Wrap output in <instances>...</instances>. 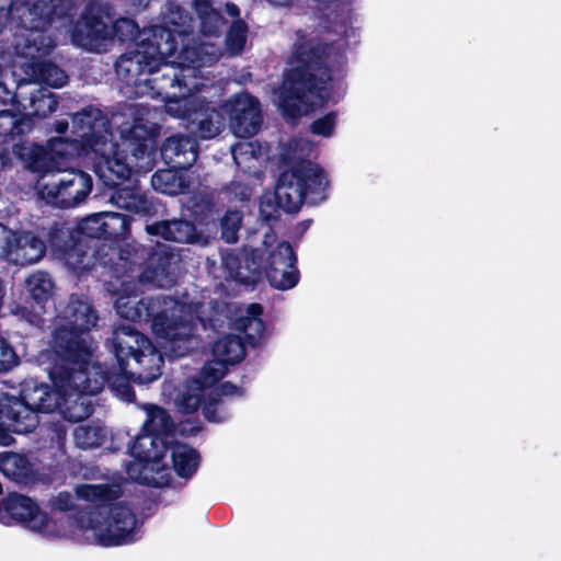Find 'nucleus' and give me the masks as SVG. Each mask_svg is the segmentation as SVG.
<instances>
[{"instance_id":"nucleus-52","label":"nucleus","mask_w":561,"mask_h":561,"mask_svg":"<svg viewBox=\"0 0 561 561\" xmlns=\"http://www.w3.org/2000/svg\"><path fill=\"white\" fill-rule=\"evenodd\" d=\"M157 27H161V28H164L165 31H168L171 35H172V39L174 42H176V36H175V33L167 27V26H162V25H153L151 26L150 28L148 30H144V36L141 37V39L137 43V48L135 50H145V48H147V45H142V43H148V44H159L161 45V47H167L170 43V41H168V36L163 34V36H160L158 35V32H154Z\"/></svg>"},{"instance_id":"nucleus-7","label":"nucleus","mask_w":561,"mask_h":561,"mask_svg":"<svg viewBox=\"0 0 561 561\" xmlns=\"http://www.w3.org/2000/svg\"><path fill=\"white\" fill-rule=\"evenodd\" d=\"M102 214L95 213L82 218L76 229L54 221L47 236L51 253L68 268H85L91 262L89 248L104 241Z\"/></svg>"},{"instance_id":"nucleus-10","label":"nucleus","mask_w":561,"mask_h":561,"mask_svg":"<svg viewBox=\"0 0 561 561\" xmlns=\"http://www.w3.org/2000/svg\"><path fill=\"white\" fill-rule=\"evenodd\" d=\"M92 186L91 175L80 170H71L50 182L38 181L37 194L46 204L59 208H71L87 198Z\"/></svg>"},{"instance_id":"nucleus-63","label":"nucleus","mask_w":561,"mask_h":561,"mask_svg":"<svg viewBox=\"0 0 561 561\" xmlns=\"http://www.w3.org/2000/svg\"><path fill=\"white\" fill-rule=\"evenodd\" d=\"M311 222V220H306L302 222L304 225V229H307L309 227V224Z\"/></svg>"},{"instance_id":"nucleus-19","label":"nucleus","mask_w":561,"mask_h":561,"mask_svg":"<svg viewBox=\"0 0 561 561\" xmlns=\"http://www.w3.org/2000/svg\"><path fill=\"white\" fill-rule=\"evenodd\" d=\"M39 423L18 396L0 393V442L4 445L12 439L10 433L27 434Z\"/></svg>"},{"instance_id":"nucleus-38","label":"nucleus","mask_w":561,"mask_h":561,"mask_svg":"<svg viewBox=\"0 0 561 561\" xmlns=\"http://www.w3.org/2000/svg\"><path fill=\"white\" fill-rule=\"evenodd\" d=\"M101 214L105 241L118 243L130 234L131 217L129 215L114 211H103Z\"/></svg>"},{"instance_id":"nucleus-22","label":"nucleus","mask_w":561,"mask_h":561,"mask_svg":"<svg viewBox=\"0 0 561 561\" xmlns=\"http://www.w3.org/2000/svg\"><path fill=\"white\" fill-rule=\"evenodd\" d=\"M82 20L83 22L73 30V41L92 48L111 39L112 15L103 7H89Z\"/></svg>"},{"instance_id":"nucleus-49","label":"nucleus","mask_w":561,"mask_h":561,"mask_svg":"<svg viewBox=\"0 0 561 561\" xmlns=\"http://www.w3.org/2000/svg\"><path fill=\"white\" fill-rule=\"evenodd\" d=\"M38 79L51 88H61L68 82L67 73L51 61L36 64Z\"/></svg>"},{"instance_id":"nucleus-60","label":"nucleus","mask_w":561,"mask_h":561,"mask_svg":"<svg viewBox=\"0 0 561 561\" xmlns=\"http://www.w3.org/2000/svg\"><path fill=\"white\" fill-rule=\"evenodd\" d=\"M226 11H227V13H228L231 18L237 19V20H240V19H239L240 10H239V8H238V5H237V4H234V3H232V2H228V3L226 4Z\"/></svg>"},{"instance_id":"nucleus-29","label":"nucleus","mask_w":561,"mask_h":561,"mask_svg":"<svg viewBox=\"0 0 561 561\" xmlns=\"http://www.w3.org/2000/svg\"><path fill=\"white\" fill-rule=\"evenodd\" d=\"M174 256L175 253L172 247L157 242L146 250L141 277L149 282H161L167 278Z\"/></svg>"},{"instance_id":"nucleus-5","label":"nucleus","mask_w":561,"mask_h":561,"mask_svg":"<svg viewBox=\"0 0 561 561\" xmlns=\"http://www.w3.org/2000/svg\"><path fill=\"white\" fill-rule=\"evenodd\" d=\"M154 32L160 36L167 35L171 44L161 47L157 43H142L147 48L122 55L115 64V71L126 85H147L154 96L160 98L164 93L181 90L182 85L187 83L181 71L164 62L167 57L176 51L178 42H174L164 28L157 27Z\"/></svg>"},{"instance_id":"nucleus-54","label":"nucleus","mask_w":561,"mask_h":561,"mask_svg":"<svg viewBox=\"0 0 561 561\" xmlns=\"http://www.w3.org/2000/svg\"><path fill=\"white\" fill-rule=\"evenodd\" d=\"M34 128V118L28 114H18L15 116L14 131H12L11 140L16 138L23 140L22 137L30 134Z\"/></svg>"},{"instance_id":"nucleus-26","label":"nucleus","mask_w":561,"mask_h":561,"mask_svg":"<svg viewBox=\"0 0 561 561\" xmlns=\"http://www.w3.org/2000/svg\"><path fill=\"white\" fill-rule=\"evenodd\" d=\"M14 157L32 173L44 178L48 173L57 172L49 154L47 145H39L28 140H18L12 146Z\"/></svg>"},{"instance_id":"nucleus-32","label":"nucleus","mask_w":561,"mask_h":561,"mask_svg":"<svg viewBox=\"0 0 561 561\" xmlns=\"http://www.w3.org/2000/svg\"><path fill=\"white\" fill-rule=\"evenodd\" d=\"M219 113L207 103L201 102L192 112L188 125L194 137L211 139L220 134Z\"/></svg>"},{"instance_id":"nucleus-31","label":"nucleus","mask_w":561,"mask_h":561,"mask_svg":"<svg viewBox=\"0 0 561 561\" xmlns=\"http://www.w3.org/2000/svg\"><path fill=\"white\" fill-rule=\"evenodd\" d=\"M151 185L157 192L176 196L188 192L191 179L187 175V169L168 167L167 169H159L152 174Z\"/></svg>"},{"instance_id":"nucleus-28","label":"nucleus","mask_w":561,"mask_h":561,"mask_svg":"<svg viewBox=\"0 0 561 561\" xmlns=\"http://www.w3.org/2000/svg\"><path fill=\"white\" fill-rule=\"evenodd\" d=\"M64 389L65 392L72 391L71 393L64 396L61 399V407L58 409L62 413V417L71 423H79L94 413V404L92 403L90 396H95L102 390L95 392H83L75 385L71 386H58Z\"/></svg>"},{"instance_id":"nucleus-41","label":"nucleus","mask_w":561,"mask_h":561,"mask_svg":"<svg viewBox=\"0 0 561 561\" xmlns=\"http://www.w3.org/2000/svg\"><path fill=\"white\" fill-rule=\"evenodd\" d=\"M79 495L85 501L95 503V510H98L100 505L116 504L115 501L121 497L122 490L115 484H85L80 489Z\"/></svg>"},{"instance_id":"nucleus-46","label":"nucleus","mask_w":561,"mask_h":561,"mask_svg":"<svg viewBox=\"0 0 561 561\" xmlns=\"http://www.w3.org/2000/svg\"><path fill=\"white\" fill-rule=\"evenodd\" d=\"M243 221V213L239 209H228L220 218V238L226 243H236Z\"/></svg>"},{"instance_id":"nucleus-1","label":"nucleus","mask_w":561,"mask_h":561,"mask_svg":"<svg viewBox=\"0 0 561 561\" xmlns=\"http://www.w3.org/2000/svg\"><path fill=\"white\" fill-rule=\"evenodd\" d=\"M301 33L297 32L298 39L290 57L291 68L285 72L279 101L283 115L290 119L309 112V100L320 106L329 102L333 64L344 58L333 43Z\"/></svg>"},{"instance_id":"nucleus-43","label":"nucleus","mask_w":561,"mask_h":561,"mask_svg":"<svg viewBox=\"0 0 561 561\" xmlns=\"http://www.w3.org/2000/svg\"><path fill=\"white\" fill-rule=\"evenodd\" d=\"M263 307L257 302L250 304L247 307V314L238 320L239 329L250 341H259L265 331V324L262 320Z\"/></svg>"},{"instance_id":"nucleus-50","label":"nucleus","mask_w":561,"mask_h":561,"mask_svg":"<svg viewBox=\"0 0 561 561\" xmlns=\"http://www.w3.org/2000/svg\"><path fill=\"white\" fill-rule=\"evenodd\" d=\"M247 23L242 20L234 21L226 34V47L231 55H239L243 51L247 43Z\"/></svg>"},{"instance_id":"nucleus-48","label":"nucleus","mask_w":561,"mask_h":561,"mask_svg":"<svg viewBox=\"0 0 561 561\" xmlns=\"http://www.w3.org/2000/svg\"><path fill=\"white\" fill-rule=\"evenodd\" d=\"M215 207L216 203L211 196L207 194H195L190 199L188 209L195 220L204 224L213 219Z\"/></svg>"},{"instance_id":"nucleus-15","label":"nucleus","mask_w":561,"mask_h":561,"mask_svg":"<svg viewBox=\"0 0 561 561\" xmlns=\"http://www.w3.org/2000/svg\"><path fill=\"white\" fill-rule=\"evenodd\" d=\"M233 134L250 138L259 133L263 123L259 99L248 92L234 94L225 104Z\"/></svg>"},{"instance_id":"nucleus-20","label":"nucleus","mask_w":561,"mask_h":561,"mask_svg":"<svg viewBox=\"0 0 561 561\" xmlns=\"http://www.w3.org/2000/svg\"><path fill=\"white\" fill-rule=\"evenodd\" d=\"M264 255V249H243L237 253L227 254L222 264L231 279L245 286H255L263 273L265 274Z\"/></svg>"},{"instance_id":"nucleus-3","label":"nucleus","mask_w":561,"mask_h":561,"mask_svg":"<svg viewBox=\"0 0 561 561\" xmlns=\"http://www.w3.org/2000/svg\"><path fill=\"white\" fill-rule=\"evenodd\" d=\"M280 164L274 193L260 203V215L267 222L278 221L282 213L297 214L305 202L316 205L327 198L329 180L319 164L289 153L282 154Z\"/></svg>"},{"instance_id":"nucleus-23","label":"nucleus","mask_w":561,"mask_h":561,"mask_svg":"<svg viewBox=\"0 0 561 561\" xmlns=\"http://www.w3.org/2000/svg\"><path fill=\"white\" fill-rule=\"evenodd\" d=\"M99 320L100 314L93 299L82 293H72L57 316V322L83 330L89 334L93 329H98Z\"/></svg>"},{"instance_id":"nucleus-51","label":"nucleus","mask_w":561,"mask_h":561,"mask_svg":"<svg viewBox=\"0 0 561 561\" xmlns=\"http://www.w3.org/2000/svg\"><path fill=\"white\" fill-rule=\"evenodd\" d=\"M20 362V357L11 343L4 337H0V374L9 373Z\"/></svg>"},{"instance_id":"nucleus-53","label":"nucleus","mask_w":561,"mask_h":561,"mask_svg":"<svg viewBox=\"0 0 561 561\" xmlns=\"http://www.w3.org/2000/svg\"><path fill=\"white\" fill-rule=\"evenodd\" d=\"M336 112L332 111L314 119L310 125V131L313 135L330 137L332 136L336 126Z\"/></svg>"},{"instance_id":"nucleus-40","label":"nucleus","mask_w":561,"mask_h":561,"mask_svg":"<svg viewBox=\"0 0 561 561\" xmlns=\"http://www.w3.org/2000/svg\"><path fill=\"white\" fill-rule=\"evenodd\" d=\"M191 95V89L187 84H183L181 90L164 93L160 96L164 101L165 112L174 117L182 118L188 122L193 110L197 105L188 106L187 98Z\"/></svg>"},{"instance_id":"nucleus-14","label":"nucleus","mask_w":561,"mask_h":561,"mask_svg":"<svg viewBox=\"0 0 561 561\" xmlns=\"http://www.w3.org/2000/svg\"><path fill=\"white\" fill-rule=\"evenodd\" d=\"M111 347L121 371L128 367L130 357L141 365L144 358L157 355L151 340L131 325H121L113 331Z\"/></svg>"},{"instance_id":"nucleus-9","label":"nucleus","mask_w":561,"mask_h":561,"mask_svg":"<svg viewBox=\"0 0 561 561\" xmlns=\"http://www.w3.org/2000/svg\"><path fill=\"white\" fill-rule=\"evenodd\" d=\"M69 9V0H24L21 3L0 0V33L14 14L25 30L45 32L56 20L66 18Z\"/></svg>"},{"instance_id":"nucleus-47","label":"nucleus","mask_w":561,"mask_h":561,"mask_svg":"<svg viewBox=\"0 0 561 561\" xmlns=\"http://www.w3.org/2000/svg\"><path fill=\"white\" fill-rule=\"evenodd\" d=\"M73 438L80 448H95L103 444L105 432L101 426L79 425L73 431Z\"/></svg>"},{"instance_id":"nucleus-57","label":"nucleus","mask_w":561,"mask_h":561,"mask_svg":"<svg viewBox=\"0 0 561 561\" xmlns=\"http://www.w3.org/2000/svg\"><path fill=\"white\" fill-rule=\"evenodd\" d=\"M227 192L232 195L236 201L241 203L249 202L252 193L248 184L236 181L227 186Z\"/></svg>"},{"instance_id":"nucleus-21","label":"nucleus","mask_w":561,"mask_h":561,"mask_svg":"<svg viewBox=\"0 0 561 561\" xmlns=\"http://www.w3.org/2000/svg\"><path fill=\"white\" fill-rule=\"evenodd\" d=\"M18 397L34 419L39 420V413H51L61 407L62 393L46 382L28 378L20 383Z\"/></svg>"},{"instance_id":"nucleus-35","label":"nucleus","mask_w":561,"mask_h":561,"mask_svg":"<svg viewBox=\"0 0 561 561\" xmlns=\"http://www.w3.org/2000/svg\"><path fill=\"white\" fill-rule=\"evenodd\" d=\"M172 468L178 477L190 479L197 471L201 455L188 444L174 442L171 445Z\"/></svg>"},{"instance_id":"nucleus-58","label":"nucleus","mask_w":561,"mask_h":561,"mask_svg":"<svg viewBox=\"0 0 561 561\" xmlns=\"http://www.w3.org/2000/svg\"><path fill=\"white\" fill-rule=\"evenodd\" d=\"M51 507L58 512H69L73 507L71 495L68 492H60L51 500Z\"/></svg>"},{"instance_id":"nucleus-56","label":"nucleus","mask_w":561,"mask_h":561,"mask_svg":"<svg viewBox=\"0 0 561 561\" xmlns=\"http://www.w3.org/2000/svg\"><path fill=\"white\" fill-rule=\"evenodd\" d=\"M16 113L8 110L0 111V137L10 138L14 131Z\"/></svg>"},{"instance_id":"nucleus-44","label":"nucleus","mask_w":561,"mask_h":561,"mask_svg":"<svg viewBox=\"0 0 561 561\" xmlns=\"http://www.w3.org/2000/svg\"><path fill=\"white\" fill-rule=\"evenodd\" d=\"M144 36L138 24L129 18H119L111 23V39H117L119 43L135 42L136 44Z\"/></svg>"},{"instance_id":"nucleus-25","label":"nucleus","mask_w":561,"mask_h":561,"mask_svg":"<svg viewBox=\"0 0 561 561\" xmlns=\"http://www.w3.org/2000/svg\"><path fill=\"white\" fill-rule=\"evenodd\" d=\"M145 230L149 236L170 242L196 244L204 241L203 232L186 219L154 221L146 225Z\"/></svg>"},{"instance_id":"nucleus-33","label":"nucleus","mask_w":561,"mask_h":561,"mask_svg":"<svg viewBox=\"0 0 561 561\" xmlns=\"http://www.w3.org/2000/svg\"><path fill=\"white\" fill-rule=\"evenodd\" d=\"M80 139L76 138L72 134L71 137H53L47 140V148L49 154L53 157V163L57 172H60L62 163L69 158L73 157H87L91 153L82 145L80 146Z\"/></svg>"},{"instance_id":"nucleus-13","label":"nucleus","mask_w":561,"mask_h":561,"mask_svg":"<svg viewBox=\"0 0 561 561\" xmlns=\"http://www.w3.org/2000/svg\"><path fill=\"white\" fill-rule=\"evenodd\" d=\"M0 523L7 526L21 524L42 533L47 528L49 517L30 496L13 492L0 502Z\"/></svg>"},{"instance_id":"nucleus-59","label":"nucleus","mask_w":561,"mask_h":561,"mask_svg":"<svg viewBox=\"0 0 561 561\" xmlns=\"http://www.w3.org/2000/svg\"><path fill=\"white\" fill-rule=\"evenodd\" d=\"M69 128V123L67 119L56 121L54 124V129L59 135H65Z\"/></svg>"},{"instance_id":"nucleus-18","label":"nucleus","mask_w":561,"mask_h":561,"mask_svg":"<svg viewBox=\"0 0 561 561\" xmlns=\"http://www.w3.org/2000/svg\"><path fill=\"white\" fill-rule=\"evenodd\" d=\"M174 424L169 413L161 407L151 405L141 426L142 433L136 436L130 446L131 456L144 462L157 459L158 456L152 455L151 451L154 438L171 433Z\"/></svg>"},{"instance_id":"nucleus-2","label":"nucleus","mask_w":561,"mask_h":561,"mask_svg":"<svg viewBox=\"0 0 561 561\" xmlns=\"http://www.w3.org/2000/svg\"><path fill=\"white\" fill-rule=\"evenodd\" d=\"M122 149L110 156L113 145L108 141L104 153L93 152L100 160L95 164V173L105 187L114 190L111 201L121 209L135 214L148 215L152 209L151 203L130 187H121L128 181L134 164L137 168H148L154 161L157 149V133L144 124L135 122L122 133Z\"/></svg>"},{"instance_id":"nucleus-30","label":"nucleus","mask_w":561,"mask_h":561,"mask_svg":"<svg viewBox=\"0 0 561 561\" xmlns=\"http://www.w3.org/2000/svg\"><path fill=\"white\" fill-rule=\"evenodd\" d=\"M25 288L31 307L36 312H46L47 305L53 302L56 285L48 272L36 271L25 278Z\"/></svg>"},{"instance_id":"nucleus-39","label":"nucleus","mask_w":561,"mask_h":561,"mask_svg":"<svg viewBox=\"0 0 561 561\" xmlns=\"http://www.w3.org/2000/svg\"><path fill=\"white\" fill-rule=\"evenodd\" d=\"M202 414L209 423H222L232 414L231 400L209 390L202 404Z\"/></svg>"},{"instance_id":"nucleus-34","label":"nucleus","mask_w":561,"mask_h":561,"mask_svg":"<svg viewBox=\"0 0 561 561\" xmlns=\"http://www.w3.org/2000/svg\"><path fill=\"white\" fill-rule=\"evenodd\" d=\"M194 11L199 20V32L206 37H218L227 20L214 8L211 0H194Z\"/></svg>"},{"instance_id":"nucleus-62","label":"nucleus","mask_w":561,"mask_h":561,"mask_svg":"<svg viewBox=\"0 0 561 561\" xmlns=\"http://www.w3.org/2000/svg\"><path fill=\"white\" fill-rule=\"evenodd\" d=\"M56 106H57V101L56 100H50V103L48 105L49 112H53Z\"/></svg>"},{"instance_id":"nucleus-17","label":"nucleus","mask_w":561,"mask_h":561,"mask_svg":"<svg viewBox=\"0 0 561 561\" xmlns=\"http://www.w3.org/2000/svg\"><path fill=\"white\" fill-rule=\"evenodd\" d=\"M91 262L85 268H70L73 273L82 275L91 272L96 266L103 267L105 272L114 278L124 277L133 270L135 261L129 259V251L121 249L117 242L101 241L94 242L89 248V256Z\"/></svg>"},{"instance_id":"nucleus-11","label":"nucleus","mask_w":561,"mask_h":561,"mask_svg":"<svg viewBox=\"0 0 561 561\" xmlns=\"http://www.w3.org/2000/svg\"><path fill=\"white\" fill-rule=\"evenodd\" d=\"M71 134L80 139L90 153H104L112 135L111 121L102 110L88 105L72 114Z\"/></svg>"},{"instance_id":"nucleus-42","label":"nucleus","mask_w":561,"mask_h":561,"mask_svg":"<svg viewBox=\"0 0 561 561\" xmlns=\"http://www.w3.org/2000/svg\"><path fill=\"white\" fill-rule=\"evenodd\" d=\"M206 396L207 391L199 386V382L188 378L185 381L183 391L176 399L179 411L184 414H192L198 409L202 410V404Z\"/></svg>"},{"instance_id":"nucleus-12","label":"nucleus","mask_w":561,"mask_h":561,"mask_svg":"<svg viewBox=\"0 0 561 561\" xmlns=\"http://www.w3.org/2000/svg\"><path fill=\"white\" fill-rule=\"evenodd\" d=\"M47 245L48 240L44 241L32 231L15 232L0 222V255L15 265L37 263L44 257Z\"/></svg>"},{"instance_id":"nucleus-4","label":"nucleus","mask_w":561,"mask_h":561,"mask_svg":"<svg viewBox=\"0 0 561 561\" xmlns=\"http://www.w3.org/2000/svg\"><path fill=\"white\" fill-rule=\"evenodd\" d=\"M92 336L83 330L57 322L51 334L56 363L49 371L55 386L75 385L83 392L103 390L106 377L100 363H92Z\"/></svg>"},{"instance_id":"nucleus-61","label":"nucleus","mask_w":561,"mask_h":561,"mask_svg":"<svg viewBox=\"0 0 561 561\" xmlns=\"http://www.w3.org/2000/svg\"><path fill=\"white\" fill-rule=\"evenodd\" d=\"M4 296H5V286H4L3 280L0 278V309L2 308Z\"/></svg>"},{"instance_id":"nucleus-36","label":"nucleus","mask_w":561,"mask_h":561,"mask_svg":"<svg viewBox=\"0 0 561 561\" xmlns=\"http://www.w3.org/2000/svg\"><path fill=\"white\" fill-rule=\"evenodd\" d=\"M100 373L102 376L106 377V381H104V386L108 385L112 390L116 392L126 402H134L136 399V393L134 388L130 385V381H140V375L136 376L135 373L127 369L125 366V371H121L117 368V371H111L108 368L103 367L100 364Z\"/></svg>"},{"instance_id":"nucleus-55","label":"nucleus","mask_w":561,"mask_h":561,"mask_svg":"<svg viewBox=\"0 0 561 561\" xmlns=\"http://www.w3.org/2000/svg\"><path fill=\"white\" fill-rule=\"evenodd\" d=\"M215 393H220L221 398H227L232 401V398H242L245 396V389L232 383L231 381H224L218 386L210 389Z\"/></svg>"},{"instance_id":"nucleus-45","label":"nucleus","mask_w":561,"mask_h":561,"mask_svg":"<svg viewBox=\"0 0 561 561\" xmlns=\"http://www.w3.org/2000/svg\"><path fill=\"white\" fill-rule=\"evenodd\" d=\"M227 365L214 357V359L207 360L201 368L198 375L192 377V379L197 380L204 390L209 391L214 388L216 382L225 377L227 374Z\"/></svg>"},{"instance_id":"nucleus-27","label":"nucleus","mask_w":561,"mask_h":561,"mask_svg":"<svg viewBox=\"0 0 561 561\" xmlns=\"http://www.w3.org/2000/svg\"><path fill=\"white\" fill-rule=\"evenodd\" d=\"M0 472L20 485H32L39 481V473L27 456L14 451L0 454Z\"/></svg>"},{"instance_id":"nucleus-37","label":"nucleus","mask_w":561,"mask_h":561,"mask_svg":"<svg viewBox=\"0 0 561 561\" xmlns=\"http://www.w3.org/2000/svg\"><path fill=\"white\" fill-rule=\"evenodd\" d=\"M213 356L225 365H233L243 360L245 346L240 336L228 334L218 339L211 347Z\"/></svg>"},{"instance_id":"nucleus-24","label":"nucleus","mask_w":561,"mask_h":561,"mask_svg":"<svg viewBox=\"0 0 561 561\" xmlns=\"http://www.w3.org/2000/svg\"><path fill=\"white\" fill-rule=\"evenodd\" d=\"M197 138L191 135L175 134L164 139L160 146V156L168 167L190 169L198 158Z\"/></svg>"},{"instance_id":"nucleus-8","label":"nucleus","mask_w":561,"mask_h":561,"mask_svg":"<svg viewBox=\"0 0 561 561\" xmlns=\"http://www.w3.org/2000/svg\"><path fill=\"white\" fill-rule=\"evenodd\" d=\"M89 526L102 547L129 545L138 539L137 517L126 504L100 505L89 514Z\"/></svg>"},{"instance_id":"nucleus-6","label":"nucleus","mask_w":561,"mask_h":561,"mask_svg":"<svg viewBox=\"0 0 561 561\" xmlns=\"http://www.w3.org/2000/svg\"><path fill=\"white\" fill-rule=\"evenodd\" d=\"M175 305V300L167 295L118 298L115 302L117 313L133 322L150 321L151 330L158 339L170 342L185 341L192 336V323L181 316H170L165 307Z\"/></svg>"},{"instance_id":"nucleus-16","label":"nucleus","mask_w":561,"mask_h":561,"mask_svg":"<svg viewBox=\"0 0 561 561\" xmlns=\"http://www.w3.org/2000/svg\"><path fill=\"white\" fill-rule=\"evenodd\" d=\"M264 263L265 277L272 287L287 290L298 284L297 255L288 241L279 242L270 252Z\"/></svg>"}]
</instances>
